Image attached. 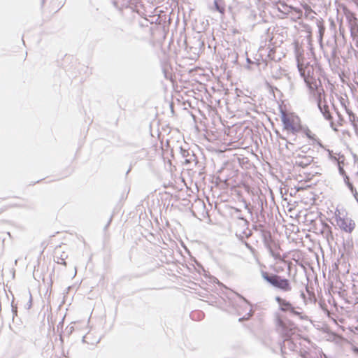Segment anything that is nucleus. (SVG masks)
<instances>
[{
    "label": "nucleus",
    "instance_id": "1",
    "mask_svg": "<svg viewBox=\"0 0 358 358\" xmlns=\"http://www.w3.org/2000/svg\"><path fill=\"white\" fill-rule=\"evenodd\" d=\"M274 322L276 331L284 339V341L290 340L296 334L298 327L293 321L287 317H283L279 313H275Z\"/></svg>",
    "mask_w": 358,
    "mask_h": 358
},
{
    "label": "nucleus",
    "instance_id": "2",
    "mask_svg": "<svg viewBox=\"0 0 358 358\" xmlns=\"http://www.w3.org/2000/svg\"><path fill=\"white\" fill-rule=\"evenodd\" d=\"M261 274L263 279L273 287L285 292L292 290V285L288 279L264 271H262Z\"/></svg>",
    "mask_w": 358,
    "mask_h": 358
},
{
    "label": "nucleus",
    "instance_id": "3",
    "mask_svg": "<svg viewBox=\"0 0 358 358\" xmlns=\"http://www.w3.org/2000/svg\"><path fill=\"white\" fill-rule=\"evenodd\" d=\"M297 68L309 91H313L316 88V83H318V79L314 76L313 66L308 62L304 64L298 62Z\"/></svg>",
    "mask_w": 358,
    "mask_h": 358
},
{
    "label": "nucleus",
    "instance_id": "4",
    "mask_svg": "<svg viewBox=\"0 0 358 358\" xmlns=\"http://www.w3.org/2000/svg\"><path fill=\"white\" fill-rule=\"evenodd\" d=\"M262 241L264 247L268 251L270 255L274 258L275 260L282 261V258L279 252L281 250L278 242L274 240L269 231H262Z\"/></svg>",
    "mask_w": 358,
    "mask_h": 358
},
{
    "label": "nucleus",
    "instance_id": "5",
    "mask_svg": "<svg viewBox=\"0 0 358 358\" xmlns=\"http://www.w3.org/2000/svg\"><path fill=\"white\" fill-rule=\"evenodd\" d=\"M228 11L232 15L249 14L256 16L255 11L252 8L250 0H233L232 4L228 7Z\"/></svg>",
    "mask_w": 358,
    "mask_h": 358
},
{
    "label": "nucleus",
    "instance_id": "6",
    "mask_svg": "<svg viewBox=\"0 0 358 358\" xmlns=\"http://www.w3.org/2000/svg\"><path fill=\"white\" fill-rule=\"evenodd\" d=\"M278 304V309L283 313H289L291 316L299 317L301 320H307L308 317L302 312L296 310V308L289 301H287L279 296L275 297Z\"/></svg>",
    "mask_w": 358,
    "mask_h": 358
},
{
    "label": "nucleus",
    "instance_id": "7",
    "mask_svg": "<svg viewBox=\"0 0 358 358\" xmlns=\"http://www.w3.org/2000/svg\"><path fill=\"white\" fill-rule=\"evenodd\" d=\"M346 19L349 25L350 34L356 43H358V20L355 15L352 12L345 14Z\"/></svg>",
    "mask_w": 358,
    "mask_h": 358
},
{
    "label": "nucleus",
    "instance_id": "8",
    "mask_svg": "<svg viewBox=\"0 0 358 358\" xmlns=\"http://www.w3.org/2000/svg\"><path fill=\"white\" fill-rule=\"evenodd\" d=\"M281 121L283 129L292 134L299 133L303 129L301 127H296L294 120L288 117L282 110H281Z\"/></svg>",
    "mask_w": 358,
    "mask_h": 358
},
{
    "label": "nucleus",
    "instance_id": "9",
    "mask_svg": "<svg viewBox=\"0 0 358 358\" xmlns=\"http://www.w3.org/2000/svg\"><path fill=\"white\" fill-rule=\"evenodd\" d=\"M336 223L339 228L347 233H352L355 227V221L350 217H336Z\"/></svg>",
    "mask_w": 358,
    "mask_h": 358
},
{
    "label": "nucleus",
    "instance_id": "10",
    "mask_svg": "<svg viewBox=\"0 0 358 358\" xmlns=\"http://www.w3.org/2000/svg\"><path fill=\"white\" fill-rule=\"evenodd\" d=\"M310 93L315 97L317 105H321L325 99L324 90L322 86V82L318 78V83H316V88L313 91H310Z\"/></svg>",
    "mask_w": 358,
    "mask_h": 358
},
{
    "label": "nucleus",
    "instance_id": "11",
    "mask_svg": "<svg viewBox=\"0 0 358 358\" xmlns=\"http://www.w3.org/2000/svg\"><path fill=\"white\" fill-rule=\"evenodd\" d=\"M313 161V157L311 156L303 155L298 154L295 157V165L301 168H306L310 165Z\"/></svg>",
    "mask_w": 358,
    "mask_h": 358
},
{
    "label": "nucleus",
    "instance_id": "12",
    "mask_svg": "<svg viewBox=\"0 0 358 358\" xmlns=\"http://www.w3.org/2000/svg\"><path fill=\"white\" fill-rule=\"evenodd\" d=\"M180 153L182 158L185 159V164H190L192 162L196 160V156L189 149H186L182 146L180 147Z\"/></svg>",
    "mask_w": 358,
    "mask_h": 358
},
{
    "label": "nucleus",
    "instance_id": "13",
    "mask_svg": "<svg viewBox=\"0 0 358 358\" xmlns=\"http://www.w3.org/2000/svg\"><path fill=\"white\" fill-rule=\"evenodd\" d=\"M296 127H301L303 129L300 130L299 132H303L308 139L315 141L320 147L324 148L321 141L315 137V135L311 132L307 126L299 124L296 125Z\"/></svg>",
    "mask_w": 358,
    "mask_h": 358
},
{
    "label": "nucleus",
    "instance_id": "14",
    "mask_svg": "<svg viewBox=\"0 0 358 358\" xmlns=\"http://www.w3.org/2000/svg\"><path fill=\"white\" fill-rule=\"evenodd\" d=\"M211 10L218 12L222 17H224L226 13V3L224 0H214Z\"/></svg>",
    "mask_w": 358,
    "mask_h": 358
},
{
    "label": "nucleus",
    "instance_id": "15",
    "mask_svg": "<svg viewBox=\"0 0 358 358\" xmlns=\"http://www.w3.org/2000/svg\"><path fill=\"white\" fill-rule=\"evenodd\" d=\"M317 106L325 120H333V117L329 110V106H328L326 100H324V102L322 103L321 105H317Z\"/></svg>",
    "mask_w": 358,
    "mask_h": 358
},
{
    "label": "nucleus",
    "instance_id": "16",
    "mask_svg": "<svg viewBox=\"0 0 358 358\" xmlns=\"http://www.w3.org/2000/svg\"><path fill=\"white\" fill-rule=\"evenodd\" d=\"M338 160L336 162L338 173L341 176L343 177L348 176L347 173L345 172L343 166H344V162H345V156L343 155L338 154Z\"/></svg>",
    "mask_w": 358,
    "mask_h": 358
},
{
    "label": "nucleus",
    "instance_id": "17",
    "mask_svg": "<svg viewBox=\"0 0 358 358\" xmlns=\"http://www.w3.org/2000/svg\"><path fill=\"white\" fill-rule=\"evenodd\" d=\"M57 251H55V255L54 256L55 262L57 264H60L63 265H66V259L67 258L68 255L65 254V252H62V254L60 255V256H58L57 255Z\"/></svg>",
    "mask_w": 358,
    "mask_h": 358
},
{
    "label": "nucleus",
    "instance_id": "18",
    "mask_svg": "<svg viewBox=\"0 0 358 358\" xmlns=\"http://www.w3.org/2000/svg\"><path fill=\"white\" fill-rule=\"evenodd\" d=\"M189 316L193 320H201L204 317V313L201 310H194L190 313Z\"/></svg>",
    "mask_w": 358,
    "mask_h": 358
},
{
    "label": "nucleus",
    "instance_id": "19",
    "mask_svg": "<svg viewBox=\"0 0 358 358\" xmlns=\"http://www.w3.org/2000/svg\"><path fill=\"white\" fill-rule=\"evenodd\" d=\"M331 57L334 61L339 59V57H338V45L336 40L335 41V44L332 46L331 48Z\"/></svg>",
    "mask_w": 358,
    "mask_h": 358
},
{
    "label": "nucleus",
    "instance_id": "20",
    "mask_svg": "<svg viewBox=\"0 0 358 358\" xmlns=\"http://www.w3.org/2000/svg\"><path fill=\"white\" fill-rule=\"evenodd\" d=\"M317 27L318 28L320 38H322L325 31V27L324 25L323 21L317 20Z\"/></svg>",
    "mask_w": 358,
    "mask_h": 358
},
{
    "label": "nucleus",
    "instance_id": "21",
    "mask_svg": "<svg viewBox=\"0 0 358 358\" xmlns=\"http://www.w3.org/2000/svg\"><path fill=\"white\" fill-rule=\"evenodd\" d=\"M327 152H328V157L329 159H331L334 162H337L338 160V157H336L334 154L333 153V151L329 149H325Z\"/></svg>",
    "mask_w": 358,
    "mask_h": 358
},
{
    "label": "nucleus",
    "instance_id": "22",
    "mask_svg": "<svg viewBox=\"0 0 358 358\" xmlns=\"http://www.w3.org/2000/svg\"><path fill=\"white\" fill-rule=\"evenodd\" d=\"M252 315H253V310L252 309H250V311L245 315L243 316L242 317H240L238 319V321L243 322L245 320H248L252 316Z\"/></svg>",
    "mask_w": 358,
    "mask_h": 358
},
{
    "label": "nucleus",
    "instance_id": "23",
    "mask_svg": "<svg viewBox=\"0 0 358 358\" xmlns=\"http://www.w3.org/2000/svg\"><path fill=\"white\" fill-rule=\"evenodd\" d=\"M343 178V180L346 186L348 187L349 189H352L354 186L352 183L350 181V177L348 176H345Z\"/></svg>",
    "mask_w": 358,
    "mask_h": 358
},
{
    "label": "nucleus",
    "instance_id": "24",
    "mask_svg": "<svg viewBox=\"0 0 358 358\" xmlns=\"http://www.w3.org/2000/svg\"><path fill=\"white\" fill-rule=\"evenodd\" d=\"M350 191L351 192V193L352 194L353 196L355 197V199L358 201V193L357 192V189L355 187H353L352 189H350Z\"/></svg>",
    "mask_w": 358,
    "mask_h": 358
},
{
    "label": "nucleus",
    "instance_id": "25",
    "mask_svg": "<svg viewBox=\"0 0 358 358\" xmlns=\"http://www.w3.org/2000/svg\"><path fill=\"white\" fill-rule=\"evenodd\" d=\"M31 306H32V296H31V293L29 292V299L26 305V308L27 310H29L31 308Z\"/></svg>",
    "mask_w": 358,
    "mask_h": 358
},
{
    "label": "nucleus",
    "instance_id": "26",
    "mask_svg": "<svg viewBox=\"0 0 358 358\" xmlns=\"http://www.w3.org/2000/svg\"><path fill=\"white\" fill-rule=\"evenodd\" d=\"M11 307H12L13 320H14L15 315H17V306L13 305V301L11 303Z\"/></svg>",
    "mask_w": 358,
    "mask_h": 358
},
{
    "label": "nucleus",
    "instance_id": "27",
    "mask_svg": "<svg viewBox=\"0 0 358 358\" xmlns=\"http://www.w3.org/2000/svg\"><path fill=\"white\" fill-rule=\"evenodd\" d=\"M66 332L68 334V336L71 335L72 332L74 331V327L73 326H68L66 328Z\"/></svg>",
    "mask_w": 358,
    "mask_h": 358
},
{
    "label": "nucleus",
    "instance_id": "28",
    "mask_svg": "<svg viewBox=\"0 0 358 358\" xmlns=\"http://www.w3.org/2000/svg\"><path fill=\"white\" fill-rule=\"evenodd\" d=\"M323 227H324V229H327V233L328 234H331V227L327 223H325L324 224H323Z\"/></svg>",
    "mask_w": 358,
    "mask_h": 358
},
{
    "label": "nucleus",
    "instance_id": "29",
    "mask_svg": "<svg viewBox=\"0 0 358 358\" xmlns=\"http://www.w3.org/2000/svg\"><path fill=\"white\" fill-rule=\"evenodd\" d=\"M112 220H113V215L110 217L107 224H106V226L104 227V231H106L108 227H109V225L110 224L111 222H112Z\"/></svg>",
    "mask_w": 358,
    "mask_h": 358
},
{
    "label": "nucleus",
    "instance_id": "30",
    "mask_svg": "<svg viewBox=\"0 0 358 358\" xmlns=\"http://www.w3.org/2000/svg\"><path fill=\"white\" fill-rule=\"evenodd\" d=\"M308 150H309V148H307L306 146H303L300 148L301 153H303V154L307 153Z\"/></svg>",
    "mask_w": 358,
    "mask_h": 358
},
{
    "label": "nucleus",
    "instance_id": "31",
    "mask_svg": "<svg viewBox=\"0 0 358 358\" xmlns=\"http://www.w3.org/2000/svg\"><path fill=\"white\" fill-rule=\"evenodd\" d=\"M237 217H238V220H241L245 221L246 224H248V222L247 221V220H246V219H245V218H244V217H243L242 215H241V214H240V215H238Z\"/></svg>",
    "mask_w": 358,
    "mask_h": 358
},
{
    "label": "nucleus",
    "instance_id": "32",
    "mask_svg": "<svg viewBox=\"0 0 358 358\" xmlns=\"http://www.w3.org/2000/svg\"><path fill=\"white\" fill-rule=\"evenodd\" d=\"M294 10L296 13H298V14H299V15H302V10H301V9H300V8H294Z\"/></svg>",
    "mask_w": 358,
    "mask_h": 358
},
{
    "label": "nucleus",
    "instance_id": "33",
    "mask_svg": "<svg viewBox=\"0 0 358 358\" xmlns=\"http://www.w3.org/2000/svg\"><path fill=\"white\" fill-rule=\"evenodd\" d=\"M329 121H330V126H331V127L334 130L336 131V128L334 127V122H333V120H329Z\"/></svg>",
    "mask_w": 358,
    "mask_h": 358
},
{
    "label": "nucleus",
    "instance_id": "34",
    "mask_svg": "<svg viewBox=\"0 0 358 358\" xmlns=\"http://www.w3.org/2000/svg\"><path fill=\"white\" fill-rule=\"evenodd\" d=\"M332 106L334 108V110L336 112V113L338 114V115H340V113L338 111V109L336 108V106H334V103H332Z\"/></svg>",
    "mask_w": 358,
    "mask_h": 358
},
{
    "label": "nucleus",
    "instance_id": "35",
    "mask_svg": "<svg viewBox=\"0 0 358 358\" xmlns=\"http://www.w3.org/2000/svg\"><path fill=\"white\" fill-rule=\"evenodd\" d=\"M59 340H60L61 345H62L64 343V338L61 334L59 336Z\"/></svg>",
    "mask_w": 358,
    "mask_h": 358
},
{
    "label": "nucleus",
    "instance_id": "36",
    "mask_svg": "<svg viewBox=\"0 0 358 358\" xmlns=\"http://www.w3.org/2000/svg\"><path fill=\"white\" fill-rule=\"evenodd\" d=\"M131 167H132V166H131V165H130L129 169L127 170V173H126V175H128V174H129V173L131 171Z\"/></svg>",
    "mask_w": 358,
    "mask_h": 358
},
{
    "label": "nucleus",
    "instance_id": "37",
    "mask_svg": "<svg viewBox=\"0 0 358 358\" xmlns=\"http://www.w3.org/2000/svg\"><path fill=\"white\" fill-rule=\"evenodd\" d=\"M355 162L358 159V157L356 155H354Z\"/></svg>",
    "mask_w": 358,
    "mask_h": 358
},
{
    "label": "nucleus",
    "instance_id": "38",
    "mask_svg": "<svg viewBox=\"0 0 358 358\" xmlns=\"http://www.w3.org/2000/svg\"><path fill=\"white\" fill-rule=\"evenodd\" d=\"M234 209H235V211H236V213H241V210H240V209L236 208H235Z\"/></svg>",
    "mask_w": 358,
    "mask_h": 358
},
{
    "label": "nucleus",
    "instance_id": "39",
    "mask_svg": "<svg viewBox=\"0 0 358 358\" xmlns=\"http://www.w3.org/2000/svg\"><path fill=\"white\" fill-rule=\"evenodd\" d=\"M343 100H344V99L341 97V103L343 106H344Z\"/></svg>",
    "mask_w": 358,
    "mask_h": 358
},
{
    "label": "nucleus",
    "instance_id": "40",
    "mask_svg": "<svg viewBox=\"0 0 358 358\" xmlns=\"http://www.w3.org/2000/svg\"><path fill=\"white\" fill-rule=\"evenodd\" d=\"M247 62H248V63H250L251 60L249 58H247Z\"/></svg>",
    "mask_w": 358,
    "mask_h": 358
},
{
    "label": "nucleus",
    "instance_id": "41",
    "mask_svg": "<svg viewBox=\"0 0 358 358\" xmlns=\"http://www.w3.org/2000/svg\"><path fill=\"white\" fill-rule=\"evenodd\" d=\"M301 295L302 297H305L306 296L305 294L303 292H302Z\"/></svg>",
    "mask_w": 358,
    "mask_h": 358
},
{
    "label": "nucleus",
    "instance_id": "42",
    "mask_svg": "<svg viewBox=\"0 0 358 358\" xmlns=\"http://www.w3.org/2000/svg\"><path fill=\"white\" fill-rule=\"evenodd\" d=\"M354 351H355V352H358V348H355L354 349Z\"/></svg>",
    "mask_w": 358,
    "mask_h": 358
},
{
    "label": "nucleus",
    "instance_id": "43",
    "mask_svg": "<svg viewBox=\"0 0 358 358\" xmlns=\"http://www.w3.org/2000/svg\"><path fill=\"white\" fill-rule=\"evenodd\" d=\"M45 3V0H42V5H43Z\"/></svg>",
    "mask_w": 358,
    "mask_h": 358
}]
</instances>
